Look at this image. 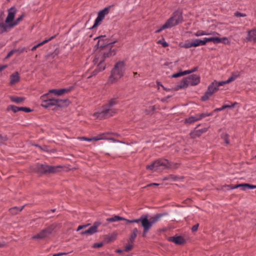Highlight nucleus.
<instances>
[{
  "mask_svg": "<svg viewBox=\"0 0 256 256\" xmlns=\"http://www.w3.org/2000/svg\"><path fill=\"white\" fill-rule=\"evenodd\" d=\"M240 76V72L236 71L232 72L231 76L226 81L217 82L214 80L208 86V90L205 92L204 95L202 96L201 100L202 101H206L219 88L220 86H223L224 84H228Z\"/></svg>",
  "mask_w": 256,
  "mask_h": 256,
  "instance_id": "nucleus-1",
  "label": "nucleus"
},
{
  "mask_svg": "<svg viewBox=\"0 0 256 256\" xmlns=\"http://www.w3.org/2000/svg\"><path fill=\"white\" fill-rule=\"evenodd\" d=\"M118 97L114 96L110 98L107 104L102 106V110L100 112L97 113V117L99 118H106L112 116L116 112L114 109H112V107L118 103Z\"/></svg>",
  "mask_w": 256,
  "mask_h": 256,
  "instance_id": "nucleus-2",
  "label": "nucleus"
},
{
  "mask_svg": "<svg viewBox=\"0 0 256 256\" xmlns=\"http://www.w3.org/2000/svg\"><path fill=\"white\" fill-rule=\"evenodd\" d=\"M112 44H106V46L103 48L100 49L93 62L96 64L98 62L102 63H104V62L106 58H108L114 56L116 54V50L112 49Z\"/></svg>",
  "mask_w": 256,
  "mask_h": 256,
  "instance_id": "nucleus-3",
  "label": "nucleus"
},
{
  "mask_svg": "<svg viewBox=\"0 0 256 256\" xmlns=\"http://www.w3.org/2000/svg\"><path fill=\"white\" fill-rule=\"evenodd\" d=\"M126 70V63L124 61H119L114 65L109 76V81L114 83L120 80L124 75Z\"/></svg>",
  "mask_w": 256,
  "mask_h": 256,
  "instance_id": "nucleus-4",
  "label": "nucleus"
},
{
  "mask_svg": "<svg viewBox=\"0 0 256 256\" xmlns=\"http://www.w3.org/2000/svg\"><path fill=\"white\" fill-rule=\"evenodd\" d=\"M166 214H158L149 219L146 215L144 216V218L142 222V226L144 228L142 236H146L148 232L152 227V225L158 222L162 217L166 216Z\"/></svg>",
  "mask_w": 256,
  "mask_h": 256,
  "instance_id": "nucleus-5",
  "label": "nucleus"
},
{
  "mask_svg": "<svg viewBox=\"0 0 256 256\" xmlns=\"http://www.w3.org/2000/svg\"><path fill=\"white\" fill-rule=\"evenodd\" d=\"M60 166H50L44 164H37L32 168V170L40 174L54 173L60 170Z\"/></svg>",
  "mask_w": 256,
  "mask_h": 256,
  "instance_id": "nucleus-6",
  "label": "nucleus"
},
{
  "mask_svg": "<svg viewBox=\"0 0 256 256\" xmlns=\"http://www.w3.org/2000/svg\"><path fill=\"white\" fill-rule=\"evenodd\" d=\"M182 21L183 17L182 12L180 11L176 10L173 13L172 16L164 24L167 26L168 28H170L180 23H182Z\"/></svg>",
  "mask_w": 256,
  "mask_h": 256,
  "instance_id": "nucleus-7",
  "label": "nucleus"
},
{
  "mask_svg": "<svg viewBox=\"0 0 256 256\" xmlns=\"http://www.w3.org/2000/svg\"><path fill=\"white\" fill-rule=\"evenodd\" d=\"M54 228L55 226L52 224L34 236L32 238L36 240H40L48 238L52 233Z\"/></svg>",
  "mask_w": 256,
  "mask_h": 256,
  "instance_id": "nucleus-8",
  "label": "nucleus"
},
{
  "mask_svg": "<svg viewBox=\"0 0 256 256\" xmlns=\"http://www.w3.org/2000/svg\"><path fill=\"white\" fill-rule=\"evenodd\" d=\"M23 15H21L20 17L17 18L14 22L8 24H4V22H0V34L8 31V28H11L17 25L19 22L22 20Z\"/></svg>",
  "mask_w": 256,
  "mask_h": 256,
  "instance_id": "nucleus-9",
  "label": "nucleus"
},
{
  "mask_svg": "<svg viewBox=\"0 0 256 256\" xmlns=\"http://www.w3.org/2000/svg\"><path fill=\"white\" fill-rule=\"evenodd\" d=\"M110 6H111L106 7L104 9L98 12V17L95 20L94 24L92 28L96 27L100 24V22L104 19L105 16L108 14Z\"/></svg>",
  "mask_w": 256,
  "mask_h": 256,
  "instance_id": "nucleus-10",
  "label": "nucleus"
},
{
  "mask_svg": "<svg viewBox=\"0 0 256 256\" xmlns=\"http://www.w3.org/2000/svg\"><path fill=\"white\" fill-rule=\"evenodd\" d=\"M105 37L106 36H100L94 38V40L98 39L97 44L96 45V46L97 47V48H103L106 46V44H113L116 42V40L112 42H108L106 39H104Z\"/></svg>",
  "mask_w": 256,
  "mask_h": 256,
  "instance_id": "nucleus-11",
  "label": "nucleus"
},
{
  "mask_svg": "<svg viewBox=\"0 0 256 256\" xmlns=\"http://www.w3.org/2000/svg\"><path fill=\"white\" fill-rule=\"evenodd\" d=\"M165 162H166H166H163L162 161H154L151 164L148 165L146 167L148 169H150L152 170H159V167L162 166L168 167V166L167 165L168 161H165Z\"/></svg>",
  "mask_w": 256,
  "mask_h": 256,
  "instance_id": "nucleus-12",
  "label": "nucleus"
},
{
  "mask_svg": "<svg viewBox=\"0 0 256 256\" xmlns=\"http://www.w3.org/2000/svg\"><path fill=\"white\" fill-rule=\"evenodd\" d=\"M101 222H94L92 226H90L88 230L82 231L80 232V234L82 235L84 234H90L92 235L97 232L98 228L100 225Z\"/></svg>",
  "mask_w": 256,
  "mask_h": 256,
  "instance_id": "nucleus-13",
  "label": "nucleus"
},
{
  "mask_svg": "<svg viewBox=\"0 0 256 256\" xmlns=\"http://www.w3.org/2000/svg\"><path fill=\"white\" fill-rule=\"evenodd\" d=\"M16 9L14 7H12L8 10V15L5 20V23L7 24L13 22L14 16L16 13Z\"/></svg>",
  "mask_w": 256,
  "mask_h": 256,
  "instance_id": "nucleus-14",
  "label": "nucleus"
},
{
  "mask_svg": "<svg viewBox=\"0 0 256 256\" xmlns=\"http://www.w3.org/2000/svg\"><path fill=\"white\" fill-rule=\"evenodd\" d=\"M188 84L192 86L198 84L200 82V77L196 74H191L186 77Z\"/></svg>",
  "mask_w": 256,
  "mask_h": 256,
  "instance_id": "nucleus-15",
  "label": "nucleus"
},
{
  "mask_svg": "<svg viewBox=\"0 0 256 256\" xmlns=\"http://www.w3.org/2000/svg\"><path fill=\"white\" fill-rule=\"evenodd\" d=\"M228 186L230 189H234L238 188H241L242 190H246L247 189H254L256 188V186L248 184H242L236 185H230Z\"/></svg>",
  "mask_w": 256,
  "mask_h": 256,
  "instance_id": "nucleus-16",
  "label": "nucleus"
},
{
  "mask_svg": "<svg viewBox=\"0 0 256 256\" xmlns=\"http://www.w3.org/2000/svg\"><path fill=\"white\" fill-rule=\"evenodd\" d=\"M46 95L41 96V100H42L41 106L45 108H50L51 106H55L54 98H48L45 100Z\"/></svg>",
  "mask_w": 256,
  "mask_h": 256,
  "instance_id": "nucleus-17",
  "label": "nucleus"
},
{
  "mask_svg": "<svg viewBox=\"0 0 256 256\" xmlns=\"http://www.w3.org/2000/svg\"><path fill=\"white\" fill-rule=\"evenodd\" d=\"M96 64H98L96 68L92 72L91 74L88 77V78H90L92 76H95L100 72L105 70L106 66L105 63H102L100 62H98Z\"/></svg>",
  "mask_w": 256,
  "mask_h": 256,
  "instance_id": "nucleus-18",
  "label": "nucleus"
},
{
  "mask_svg": "<svg viewBox=\"0 0 256 256\" xmlns=\"http://www.w3.org/2000/svg\"><path fill=\"white\" fill-rule=\"evenodd\" d=\"M168 240L169 242H174L176 244H182L185 242V240L182 236H174L168 237Z\"/></svg>",
  "mask_w": 256,
  "mask_h": 256,
  "instance_id": "nucleus-19",
  "label": "nucleus"
},
{
  "mask_svg": "<svg viewBox=\"0 0 256 256\" xmlns=\"http://www.w3.org/2000/svg\"><path fill=\"white\" fill-rule=\"evenodd\" d=\"M208 130L207 128H204L202 129L195 130L190 133V136L192 138H195L200 136L203 133L206 132Z\"/></svg>",
  "mask_w": 256,
  "mask_h": 256,
  "instance_id": "nucleus-20",
  "label": "nucleus"
},
{
  "mask_svg": "<svg viewBox=\"0 0 256 256\" xmlns=\"http://www.w3.org/2000/svg\"><path fill=\"white\" fill-rule=\"evenodd\" d=\"M72 87L71 86L68 88H62V89H52L50 90V92L54 93L56 95L60 96L64 93H67L70 92L72 89Z\"/></svg>",
  "mask_w": 256,
  "mask_h": 256,
  "instance_id": "nucleus-21",
  "label": "nucleus"
},
{
  "mask_svg": "<svg viewBox=\"0 0 256 256\" xmlns=\"http://www.w3.org/2000/svg\"><path fill=\"white\" fill-rule=\"evenodd\" d=\"M246 40L248 42H256V29L248 30Z\"/></svg>",
  "mask_w": 256,
  "mask_h": 256,
  "instance_id": "nucleus-22",
  "label": "nucleus"
},
{
  "mask_svg": "<svg viewBox=\"0 0 256 256\" xmlns=\"http://www.w3.org/2000/svg\"><path fill=\"white\" fill-rule=\"evenodd\" d=\"M10 84L11 85H12L18 82L20 80V78L19 76V74L18 72H16L13 73L10 76Z\"/></svg>",
  "mask_w": 256,
  "mask_h": 256,
  "instance_id": "nucleus-23",
  "label": "nucleus"
},
{
  "mask_svg": "<svg viewBox=\"0 0 256 256\" xmlns=\"http://www.w3.org/2000/svg\"><path fill=\"white\" fill-rule=\"evenodd\" d=\"M68 102V100L66 99L62 100L54 98L55 106L58 107H63L65 106H67V103Z\"/></svg>",
  "mask_w": 256,
  "mask_h": 256,
  "instance_id": "nucleus-24",
  "label": "nucleus"
},
{
  "mask_svg": "<svg viewBox=\"0 0 256 256\" xmlns=\"http://www.w3.org/2000/svg\"><path fill=\"white\" fill-rule=\"evenodd\" d=\"M189 86L188 80L186 78H184L181 81L180 84L178 85L175 88L176 90H178L179 88H186Z\"/></svg>",
  "mask_w": 256,
  "mask_h": 256,
  "instance_id": "nucleus-25",
  "label": "nucleus"
},
{
  "mask_svg": "<svg viewBox=\"0 0 256 256\" xmlns=\"http://www.w3.org/2000/svg\"><path fill=\"white\" fill-rule=\"evenodd\" d=\"M192 41L194 47L198 46H204L206 44V43L207 42L206 38H204L203 40L200 39H196Z\"/></svg>",
  "mask_w": 256,
  "mask_h": 256,
  "instance_id": "nucleus-26",
  "label": "nucleus"
},
{
  "mask_svg": "<svg viewBox=\"0 0 256 256\" xmlns=\"http://www.w3.org/2000/svg\"><path fill=\"white\" fill-rule=\"evenodd\" d=\"M126 220V219L124 218L120 217L118 216H112V218H108L106 219V221H108V222H117V221H119V220Z\"/></svg>",
  "mask_w": 256,
  "mask_h": 256,
  "instance_id": "nucleus-27",
  "label": "nucleus"
},
{
  "mask_svg": "<svg viewBox=\"0 0 256 256\" xmlns=\"http://www.w3.org/2000/svg\"><path fill=\"white\" fill-rule=\"evenodd\" d=\"M10 98L12 102H14L16 104L22 102L25 100V98L23 97H17L14 96H10Z\"/></svg>",
  "mask_w": 256,
  "mask_h": 256,
  "instance_id": "nucleus-28",
  "label": "nucleus"
},
{
  "mask_svg": "<svg viewBox=\"0 0 256 256\" xmlns=\"http://www.w3.org/2000/svg\"><path fill=\"white\" fill-rule=\"evenodd\" d=\"M24 207V206H22V208H18L17 206H15V207L10 208L9 210H10V212L12 214H16L18 212H21L22 210L23 209Z\"/></svg>",
  "mask_w": 256,
  "mask_h": 256,
  "instance_id": "nucleus-29",
  "label": "nucleus"
},
{
  "mask_svg": "<svg viewBox=\"0 0 256 256\" xmlns=\"http://www.w3.org/2000/svg\"><path fill=\"white\" fill-rule=\"evenodd\" d=\"M33 146L37 147L40 151L48 152L50 150L49 146L46 145H43L41 146L38 144H33Z\"/></svg>",
  "mask_w": 256,
  "mask_h": 256,
  "instance_id": "nucleus-30",
  "label": "nucleus"
},
{
  "mask_svg": "<svg viewBox=\"0 0 256 256\" xmlns=\"http://www.w3.org/2000/svg\"><path fill=\"white\" fill-rule=\"evenodd\" d=\"M6 110H12L14 112L16 113L20 111V107L16 106L14 105H10L7 107Z\"/></svg>",
  "mask_w": 256,
  "mask_h": 256,
  "instance_id": "nucleus-31",
  "label": "nucleus"
},
{
  "mask_svg": "<svg viewBox=\"0 0 256 256\" xmlns=\"http://www.w3.org/2000/svg\"><path fill=\"white\" fill-rule=\"evenodd\" d=\"M207 42H212L214 44H218L221 42L220 38L218 37L206 38Z\"/></svg>",
  "mask_w": 256,
  "mask_h": 256,
  "instance_id": "nucleus-32",
  "label": "nucleus"
},
{
  "mask_svg": "<svg viewBox=\"0 0 256 256\" xmlns=\"http://www.w3.org/2000/svg\"><path fill=\"white\" fill-rule=\"evenodd\" d=\"M78 139H80V140H84L90 142L92 140H101L102 138H99L98 136H95V137H93L92 138H88L86 137L82 136V137H78Z\"/></svg>",
  "mask_w": 256,
  "mask_h": 256,
  "instance_id": "nucleus-33",
  "label": "nucleus"
},
{
  "mask_svg": "<svg viewBox=\"0 0 256 256\" xmlns=\"http://www.w3.org/2000/svg\"><path fill=\"white\" fill-rule=\"evenodd\" d=\"M198 120L197 115L196 114L195 116H192L186 119V122L192 124L194 122Z\"/></svg>",
  "mask_w": 256,
  "mask_h": 256,
  "instance_id": "nucleus-34",
  "label": "nucleus"
},
{
  "mask_svg": "<svg viewBox=\"0 0 256 256\" xmlns=\"http://www.w3.org/2000/svg\"><path fill=\"white\" fill-rule=\"evenodd\" d=\"M144 218V216H142L140 217L138 219H136L133 220H125L128 223H138L139 222H141V224H142V220Z\"/></svg>",
  "mask_w": 256,
  "mask_h": 256,
  "instance_id": "nucleus-35",
  "label": "nucleus"
},
{
  "mask_svg": "<svg viewBox=\"0 0 256 256\" xmlns=\"http://www.w3.org/2000/svg\"><path fill=\"white\" fill-rule=\"evenodd\" d=\"M58 54L56 52H54L52 53H50L46 56V58L48 60L54 59Z\"/></svg>",
  "mask_w": 256,
  "mask_h": 256,
  "instance_id": "nucleus-36",
  "label": "nucleus"
},
{
  "mask_svg": "<svg viewBox=\"0 0 256 256\" xmlns=\"http://www.w3.org/2000/svg\"><path fill=\"white\" fill-rule=\"evenodd\" d=\"M198 116V120H200L206 116H210L212 115V112L210 113H202L200 114H196Z\"/></svg>",
  "mask_w": 256,
  "mask_h": 256,
  "instance_id": "nucleus-37",
  "label": "nucleus"
},
{
  "mask_svg": "<svg viewBox=\"0 0 256 256\" xmlns=\"http://www.w3.org/2000/svg\"><path fill=\"white\" fill-rule=\"evenodd\" d=\"M14 50L15 53H17L18 55L24 52H27L26 48L25 47L18 48V49H16Z\"/></svg>",
  "mask_w": 256,
  "mask_h": 256,
  "instance_id": "nucleus-38",
  "label": "nucleus"
},
{
  "mask_svg": "<svg viewBox=\"0 0 256 256\" xmlns=\"http://www.w3.org/2000/svg\"><path fill=\"white\" fill-rule=\"evenodd\" d=\"M158 43L161 44L162 46L164 48H166L168 46V43L164 40V38H162L161 40H159L158 42Z\"/></svg>",
  "mask_w": 256,
  "mask_h": 256,
  "instance_id": "nucleus-39",
  "label": "nucleus"
},
{
  "mask_svg": "<svg viewBox=\"0 0 256 256\" xmlns=\"http://www.w3.org/2000/svg\"><path fill=\"white\" fill-rule=\"evenodd\" d=\"M192 46H194L193 41H192L191 42H188L185 43L182 46V47L186 48H190Z\"/></svg>",
  "mask_w": 256,
  "mask_h": 256,
  "instance_id": "nucleus-40",
  "label": "nucleus"
},
{
  "mask_svg": "<svg viewBox=\"0 0 256 256\" xmlns=\"http://www.w3.org/2000/svg\"><path fill=\"white\" fill-rule=\"evenodd\" d=\"M33 110L29 108L26 107H20V111H24L26 112H32Z\"/></svg>",
  "mask_w": 256,
  "mask_h": 256,
  "instance_id": "nucleus-41",
  "label": "nucleus"
},
{
  "mask_svg": "<svg viewBox=\"0 0 256 256\" xmlns=\"http://www.w3.org/2000/svg\"><path fill=\"white\" fill-rule=\"evenodd\" d=\"M56 36V34H55L54 36H52L50 38L48 39H46V40H44L42 42H40V45L42 46L43 44L47 43L49 41H50V40H53L54 38H55Z\"/></svg>",
  "mask_w": 256,
  "mask_h": 256,
  "instance_id": "nucleus-42",
  "label": "nucleus"
},
{
  "mask_svg": "<svg viewBox=\"0 0 256 256\" xmlns=\"http://www.w3.org/2000/svg\"><path fill=\"white\" fill-rule=\"evenodd\" d=\"M222 138L224 140V142L226 144H228L230 143L229 140H228V135L227 134H222Z\"/></svg>",
  "mask_w": 256,
  "mask_h": 256,
  "instance_id": "nucleus-43",
  "label": "nucleus"
},
{
  "mask_svg": "<svg viewBox=\"0 0 256 256\" xmlns=\"http://www.w3.org/2000/svg\"><path fill=\"white\" fill-rule=\"evenodd\" d=\"M8 140V138L6 136H2L0 134V145H1L3 142H6Z\"/></svg>",
  "mask_w": 256,
  "mask_h": 256,
  "instance_id": "nucleus-44",
  "label": "nucleus"
},
{
  "mask_svg": "<svg viewBox=\"0 0 256 256\" xmlns=\"http://www.w3.org/2000/svg\"><path fill=\"white\" fill-rule=\"evenodd\" d=\"M220 40H221L220 42L223 43L224 44H230V40L226 37H224L222 38H220Z\"/></svg>",
  "mask_w": 256,
  "mask_h": 256,
  "instance_id": "nucleus-45",
  "label": "nucleus"
},
{
  "mask_svg": "<svg viewBox=\"0 0 256 256\" xmlns=\"http://www.w3.org/2000/svg\"><path fill=\"white\" fill-rule=\"evenodd\" d=\"M208 34L206 32L202 30H198L195 36H202Z\"/></svg>",
  "mask_w": 256,
  "mask_h": 256,
  "instance_id": "nucleus-46",
  "label": "nucleus"
},
{
  "mask_svg": "<svg viewBox=\"0 0 256 256\" xmlns=\"http://www.w3.org/2000/svg\"><path fill=\"white\" fill-rule=\"evenodd\" d=\"M234 16H236V17H240V16L245 17L246 16V15L245 14L241 13L239 12H236L234 13Z\"/></svg>",
  "mask_w": 256,
  "mask_h": 256,
  "instance_id": "nucleus-47",
  "label": "nucleus"
},
{
  "mask_svg": "<svg viewBox=\"0 0 256 256\" xmlns=\"http://www.w3.org/2000/svg\"><path fill=\"white\" fill-rule=\"evenodd\" d=\"M236 104H237V103L236 102H235L231 105H227V104L224 105V106H222V108L225 109V108H234L235 106V105Z\"/></svg>",
  "mask_w": 256,
  "mask_h": 256,
  "instance_id": "nucleus-48",
  "label": "nucleus"
},
{
  "mask_svg": "<svg viewBox=\"0 0 256 256\" xmlns=\"http://www.w3.org/2000/svg\"><path fill=\"white\" fill-rule=\"evenodd\" d=\"M136 236H137V234H133L132 232V233L130 236V240L131 242L132 243L134 242L136 238Z\"/></svg>",
  "mask_w": 256,
  "mask_h": 256,
  "instance_id": "nucleus-49",
  "label": "nucleus"
},
{
  "mask_svg": "<svg viewBox=\"0 0 256 256\" xmlns=\"http://www.w3.org/2000/svg\"><path fill=\"white\" fill-rule=\"evenodd\" d=\"M166 28H168V26L166 25H165V24H164L160 28L158 29V30H156L155 32L156 33H159L161 31H162V30L166 29Z\"/></svg>",
  "mask_w": 256,
  "mask_h": 256,
  "instance_id": "nucleus-50",
  "label": "nucleus"
},
{
  "mask_svg": "<svg viewBox=\"0 0 256 256\" xmlns=\"http://www.w3.org/2000/svg\"><path fill=\"white\" fill-rule=\"evenodd\" d=\"M133 246L132 244H128L126 246L124 250L126 252H128L132 248Z\"/></svg>",
  "mask_w": 256,
  "mask_h": 256,
  "instance_id": "nucleus-51",
  "label": "nucleus"
},
{
  "mask_svg": "<svg viewBox=\"0 0 256 256\" xmlns=\"http://www.w3.org/2000/svg\"><path fill=\"white\" fill-rule=\"evenodd\" d=\"M182 76V72H176V73L174 74L172 76V78H178V77Z\"/></svg>",
  "mask_w": 256,
  "mask_h": 256,
  "instance_id": "nucleus-52",
  "label": "nucleus"
},
{
  "mask_svg": "<svg viewBox=\"0 0 256 256\" xmlns=\"http://www.w3.org/2000/svg\"><path fill=\"white\" fill-rule=\"evenodd\" d=\"M156 84L158 86H160L163 88V89L166 91H169L170 90V88H165L160 82H156Z\"/></svg>",
  "mask_w": 256,
  "mask_h": 256,
  "instance_id": "nucleus-53",
  "label": "nucleus"
},
{
  "mask_svg": "<svg viewBox=\"0 0 256 256\" xmlns=\"http://www.w3.org/2000/svg\"><path fill=\"white\" fill-rule=\"evenodd\" d=\"M90 224H85V225H82V226H79L77 228V231H80V230H82V228H86V226H89Z\"/></svg>",
  "mask_w": 256,
  "mask_h": 256,
  "instance_id": "nucleus-54",
  "label": "nucleus"
},
{
  "mask_svg": "<svg viewBox=\"0 0 256 256\" xmlns=\"http://www.w3.org/2000/svg\"><path fill=\"white\" fill-rule=\"evenodd\" d=\"M15 53L14 50H10L7 54L6 58H8L10 57L13 54Z\"/></svg>",
  "mask_w": 256,
  "mask_h": 256,
  "instance_id": "nucleus-55",
  "label": "nucleus"
},
{
  "mask_svg": "<svg viewBox=\"0 0 256 256\" xmlns=\"http://www.w3.org/2000/svg\"><path fill=\"white\" fill-rule=\"evenodd\" d=\"M102 246V243H96L94 244L93 247L94 248H100Z\"/></svg>",
  "mask_w": 256,
  "mask_h": 256,
  "instance_id": "nucleus-56",
  "label": "nucleus"
},
{
  "mask_svg": "<svg viewBox=\"0 0 256 256\" xmlns=\"http://www.w3.org/2000/svg\"><path fill=\"white\" fill-rule=\"evenodd\" d=\"M198 224H195L194 225L192 228V232H196L197 230H198Z\"/></svg>",
  "mask_w": 256,
  "mask_h": 256,
  "instance_id": "nucleus-57",
  "label": "nucleus"
},
{
  "mask_svg": "<svg viewBox=\"0 0 256 256\" xmlns=\"http://www.w3.org/2000/svg\"><path fill=\"white\" fill-rule=\"evenodd\" d=\"M40 46H41V45H40V43H39V44H37L36 45L34 46H33V47L32 48L31 50H32V51H34V50H36L38 48L40 47Z\"/></svg>",
  "mask_w": 256,
  "mask_h": 256,
  "instance_id": "nucleus-58",
  "label": "nucleus"
},
{
  "mask_svg": "<svg viewBox=\"0 0 256 256\" xmlns=\"http://www.w3.org/2000/svg\"><path fill=\"white\" fill-rule=\"evenodd\" d=\"M67 254V253L66 252H59L58 254H54L53 256H62L64 255Z\"/></svg>",
  "mask_w": 256,
  "mask_h": 256,
  "instance_id": "nucleus-59",
  "label": "nucleus"
},
{
  "mask_svg": "<svg viewBox=\"0 0 256 256\" xmlns=\"http://www.w3.org/2000/svg\"><path fill=\"white\" fill-rule=\"evenodd\" d=\"M182 74L183 76L184 75L190 74V70H184V72H182Z\"/></svg>",
  "mask_w": 256,
  "mask_h": 256,
  "instance_id": "nucleus-60",
  "label": "nucleus"
},
{
  "mask_svg": "<svg viewBox=\"0 0 256 256\" xmlns=\"http://www.w3.org/2000/svg\"><path fill=\"white\" fill-rule=\"evenodd\" d=\"M198 68L197 66L194 67L193 68L190 70V74L198 70Z\"/></svg>",
  "mask_w": 256,
  "mask_h": 256,
  "instance_id": "nucleus-61",
  "label": "nucleus"
},
{
  "mask_svg": "<svg viewBox=\"0 0 256 256\" xmlns=\"http://www.w3.org/2000/svg\"><path fill=\"white\" fill-rule=\"evenodd\" d=\"M224 110V108H222V106L221 108H216V109H215V110H214L212 112V114H213V113H214V112H215L220 111V110Z\"/></svg>",
  "mask_w": 256,
  "mask_h": 256,
  "instance_id": "nucleus-62",
  "label": "nucleus"
},
{
  "mask_svg": "<svg viewBox=\"0 0 256 256\" xmlns=\"http://www.w3.org/2000/svg\"><path fill=\"white\" fill-rule=\"evenodd\" d=\"M6 67H7L6 65H3V66H0V72L2 71L3 70H4Z\"/></svg>",
  "mask_w": 256,
  "mask_h": 256,
  "instance_id": "nucleus-63",
  "label": "nucleus"
},
{
  "mask_svg": "<svg viewBox=\"0 0 256 256\" xmlns=\"http://www.w3.org/2000/svg\"><path fill=\"white\" fill-rule=\"evenodd\" d=\"M158 185H159V184H156V183H152V184H148L147 186H158Z\"/></svg>",
  "mask_w": 256,
  "mask_h": 256,
  "instance_id": "nucleus-64",
  "label": "nucleus"
}]
</instances>
